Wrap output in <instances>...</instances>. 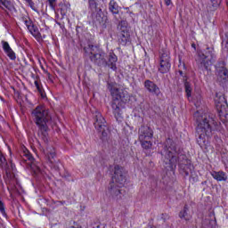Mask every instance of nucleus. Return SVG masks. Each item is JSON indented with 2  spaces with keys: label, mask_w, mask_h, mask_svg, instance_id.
Returning <instances> with one entry per match:
<instances>
[{
  "label": "nucleus",
  "mask_w": 228,
  "mask_h": 228,
  "mask_svg": "<svg viewBox=\"0 0 228 228\" xmlns=\"http://www.w3.org/2000/svg\"><path fill=\"white\" fill-rule=\"evenodd\" d=\"M107 88L110 92L112 97L111 108L112 113L116 120L122 118V109H120V102L127 104L131 101V94L126 89H120L117 86V82H108Z\"/></svg>",
  "instance_id": "nucleus-5"
},
{
  "label": "nucleus",
  "mask_w": 228,
  "mask_h": 228,
  "mask_svg": "<svg viewBox=\"0 0 228 228\" xmlns=\"http://www.w3.org/2000/svg\"><path fill=\"white\" fill-rule=\"evenodd\" d=\"M152 136H154V132L151 126H142L139 128V142L151 140Z\"/></svg>",
  "instance_id": "nucleus-15"
},
{
  "label": "nucleus",
  "mask_w": 228,
  "mask_h": 228,
  "mask_svg": "<svg viewBox=\"0 0 228 228\" xmlns=\"http://www.w3.org/2000/svg\"><path fill=\"white\" fill-rule=\"evenodd\" d=\"M0 168L3 170H5L6 177H5V183L8 184L9 188H12L13 190L14 188H17V185H19V180L17 179V176L13 173V170H15V164L12 160L9 162L6 160V157H4V154H3V151H0Z\"/></svg>",
  "instance_id": "nucleus-7"
},
{
  "label": "nucleus",
  "mask_w": 228,
  "mask_h": 228,
  "mask_svg": "<svg viewBox=\"0 0 228 228\" xmlns=\"http://www.w3.org/2000/svg\"><path fill=\"white\" fill-rule=\"evenodd\" d=\"M147 228H156V227H153V226H148Z\"/></svg>",
  "instance_id": "nucleus-44"
},
{
  "label": "nucleus",
  "mask_w": 228,
  "mask_h": 228,
  "mask_svg": "<svg viewBox=\"0 0 228 228\" xmlns=\"http://www.w3.org/2000/svg\"><path fill=\"white\" fill-rule=\"evenodd\" d=\"M164 3L166 6H170V4H172V0H164Z\"/></svg>",
  "instance_id": "nucleus-39"
},
{
  "label": "nucleus",
  "mask_w": 228,
  "mask_h": 228,
  "mask_svg": "<svg viewBox=\"0 0 228 228\" xmlns=\"http://www.w3.org/2000/svg\"><path fill=\"white\" fill-rule=\"evenodd\" d=\"M216 75L220 83H228V69L225 66L216 67Z\"/></svg>",
  "instance_id": "nucleus-16"
},
{
  "label": "nucleus",
  "mask_w": 228,
  "mask_h": 228,
  "mask_svg": "<svg viewBox=\"0 0 228 228\" xmlns=\"http://www.w3.org/2000/svg\"><path fill=\"white\" fill-rule=\"evenodd\" d=\"M56 1L57 0H48L49 6L52 10H55L56 8Z\"/></svg>",
  "instance_id": "nucleus-33"
},
{
  "label": "nucleus",
  "mask_w": 228,
  "mask_h": 228,
  "mask_svg": "<svg viewBox=\"0 0 228 228\" xmlns=\"http://www.w3.org/2000/svg\"><path fill=\"white\" fill-rule=\"evenodd\" d=\"M9 10V12L15 11V6L13 5V3L10 0H0V10Z\"/></svg>",
  "instance_id": "nucleus-21"
},
{
  "label": "nucleus",
  "mask_w": 228,
  "mask_h": 228,
  "mask_svg": "<svg viewBox=\"0 0 228 228\" xmlns=\"http://www.w3.org/2000/svg\"><path fill=\"white\" fill-rule=\"evenodd\" d=\"M144 88L149 92V94H151L152 95H155V97H159L163 95V93H161V89L159 86H157L156 83L152 80H145L144 81Z\"/></svg>",
  "instance_id": "nucleus-13"
},
{
  "label": "nucleus",
  "mask_w": 228,
  "mask_h": 228,
  "mask_svg": "<svg viewBox=\"0 0 228 228\" xmlns=\"http://www.w3.org/2000/svg\"><path fill=\"white\" fill-rule=\"evenodd\" d=\"M168 218H169L168 214L161 215V219L164 220V222H167V220H168Z\"/></svg>",
  "instance_id": "nucleus-36"
},
{
  "label": "nucleus",
  "mask_w": 228,
  "mask_h": 228,
  "mask_svg": "<svg viewBox=\"0 0 228 228\" xmlns=\"http://www.w3.org/2000/svg\"><path fill=\"white\" fill-rule=\"evenodd\" d=\"M0 213L4 218H8V214H6V208L3 200H0Z\"/></svg>",
  "instance_id": "nucleus-30"
},
{
  "label": "nucleus",
  "mask_w": 228,
  "mask_h": 228,
  "mask_svg": "<svg viewBox=\"0 0 228 228\" xmlns=\"http://www.w3.org/2000/svg\"><path fill=\"white\" fill-rule=\"evenodd\" d=\"M120 33L118 35V42L120 45H127L128 42H131V35L127 29V21L121 20L118 24Z\"/></svg>",
  "instance_id": "nucleus-10"
},
{
  "label": "nucleus",
  "mask_w": 228,
  "mask_h": 228,
  "mask_svg": "<svg viewBox=\"0 0 228 228\" xmlns=\"http://www.w3.org/2000/svg\"><path fill=\"white\" fill-rule=\"evenodd\" d=\"M179 152L177 149V145L174 142V140L168 138L166 140L164 145L159 150V154L162 156V161L164 163V167L166 170H175L177 167V163L180 168L183 169L185 175H190V172L191 171V162L186 159V156H182L183 161L179 160V158L175 154Z\"/></svg>",
  "instance_id": "nucleus-1"
},
{
  "label": "nucleus",
  "mask_w": 228,
  "mask_h": 228,
  "mask_svg": "<svg viewBox=\"0 0 228 228\" xmlns=\"http://www.w3.org/2000/svg\"><path fill=\"white\" fill-rule=\"evenodd\" d=\"M142 149H145V151H149V149H152V142L149 140L144 141H139Z\"/></svg>",
  "instance_id": "nucleus-26"
},
{
  "label": "nucleus",
  "mask_w": 228,
  "mask_h": 228,
  "mask_svg": "<svg viewBox=\"0 0 228 228\" xmlns=\"http://www.w3.org/2000/svg\"><path fill=\"white\" fill-rule=\"evenodd\" d=\"M34 85L37 92H39V94H42L43 89H42V84L40 83V80H35Z\"/></svg>",
  "instance_id": "nucleus-31"
},
{
  "label": "nucleus",
  "mask_w": 228,
  "mask_h": 228,
  "mask_svg": "<svg viewBox=\"0 0 228 228\" xmlns=\"http://www.w3.org/2000/svg\"><path fill=\"white\" fill-rule=\"evenodd\" d=\"M184 88H185V93L187 95V98L190 99V97H191V85L190 84V82L186 81L184 82Z\"/></svg>",
  "instance_id": "nucleus-27"
},
{
  "label": "nucleus",
  "mask_w": 228,
  "mask_h": 228,
  "mask_svg": "<svg viewBox=\"0 0 228 228\" xmlns=\"http://www.w3.org/2000/svg\"><path fill=\"white\" fill-rule=\"evenodd\" d=\"M88 8L92 13H99L102 12L99 4V0H88Z\"/></svg>",
  "instance_id": "nucleus-20"
},
{
  "label": "nucleus",
  "mask_w": 228,
  "mask_h": 228,
  "mask_svg": "<svg viewBox=\"0 0 228 228\" xmlns=\"http://www.w3.org/2000/svg\"><path fill=\"white\" fill-rule=\"evenodd\" d=\"M224 118H228V114H224Z\"/></svg>",
  "instance_id": "nucleus-42"
},
{
  "label": "nucleus",
  "mask_w": 228,
  "mask_h": 228,
  "mask_svg": "<svg viewBox=\"0 0 228 228\" xmlns=\"http://www.w3.org/2000/svg\"><path fill=\"white\" fill-rule=\"evenodd\" d=\"M93 228H106V224H95Z\"/></svg>",
  "instance_id": "nucleus-35"
},
{
  "label": "nucleus",
  "mask_w": 228,
  "mask_h": 228,
  "mask_svg": "<svg viewBox=\"0 0 228 228\" xmlns=\"http://www.w3.org/2000/svg\"><path fill=\"white\" fill-rule=\"evenodd\" d=\"M27 4H28V6L31 8V10H33L34 12H37V6H35V2H33V0H30Z\"/></svg>",
  "instance_id": "nucleus-34"
},
{
  "label": "nucleus",
  "mask_w": 228,
  "mask_h": 228,
  "mask_svg": "<svg viewBox=\"0 0 228 228\" xmlns=\"http://www.w3.org/2000/svg\"><path fill=\"white\" fill-rule=\"evenodd\" d=\"M31 116L38 129V137L45 143H47L49 142V125L51 124V120H53L51 114H49V110L39 105L32 110Z\"/></svg>",
  "instance_id": "nucleus-4"
},
{
  "label": "nucleus",
  "mask_w": 228,
  "mask_h": 228,
  "mask_svg": "<svg viewBox=\"0 0 228 228\" xmlns=\"http://www.w3.org/2000/svg\"><path fill=\"white\" fill-rule=\"evenodd\" d=\"M28 31L36 38H42V34H40V31H38V28H37L35 25L31 28H28Z\"/></svg>",
  "instance_id": "nucleus-25"
},
{
  "label": "nucleus",
  "mask_w": 228,
  "mask_h": 228,
  "mask_svg": "<svg viewBox=\"0 0 228 228\" xmlns=\"http://www.w3.org/2000/svg\"><path fill=\"white\" fill-rule=\"evenodd\" d=\"M84 54L97 67H110L111 70H117L118 58L115 53H110L108 59V54L102 48L94 45H87L84 47Z\"/></svg>",
  "instance_id": "nucleus-2"
},
{
  "label": "nucleus",
  "mask_w": 228,
  "mask_h": 228,
  "mask_svg": "<svg viewBox=\"0 0 228 228\" xmlns=\"http://www.w3.org/2000/svg\"><path fill=\"white\" fill-rule=\"evenodd\" d=\"M25 26H27L28 29H31L35 25L33 24V21L31 19H28L27 20L24 21Z\"/></svg>",
  "instance_id": "nucleus-32"
},
{
  "label": "nucleus",
  "mask_w": 228,
  "mask_h": 228,
  "mask_svg": "<svg viewBox=\"0 0 228 228\" xmlns=\"http://www.w3.org/2000/svg\"><path fill=\"white\" fill-rule=\"evenodd\" d=\"M180 76H183V70H179Z\"/></svg>",
  "instance_id": "nucleus-41"
},
{
  "label": "nucleus",
  "mask_w": 228,
  "mask_h": 228,
  "mask_svg": "<svg viewBox=\"0 0 228 228\" xmlns=\"http://www.w3.org/2000/svg\"><path fill=\"white\" fill-rule=\"evenodd\" d=\"M126 169L117 165L114 167V175L112 182L110 183L107 189V195L113 200H122L124 197V191L120 188L126 184Z\"/></svg>",
  "instance_id": "nucleus-6"
},
{
  "label": "nucleus",
  "mask_w": 228,
  "mask_h": 228,
  "mask_svg": "<svg viewBox=\"0 0 228 228\" xmlns=\"http://www.w3.org/2000/svg\"><path fill=\"white\" fill-rule=\"evenodd\" d=\"M215 102L217 103V106H222V104H224V102H225V98L222 95H218V94H216V98H215Z\"/></svg>",
  "instance_id": "nucleus-29"
},
{
  "label": "nucleus",
  "mask_w": 228,
  "mask_h": 228,
  "mask_svg": "<svg viewBox=\"0 0 228 228\" xmlns=\"http://www.w3.org/2000/svg\"><path fill=\"white\" fill-rule=\"evenodd\" d=\"M28 19H29V16L24 15V14L21 15V20H22V22H24L25 20H28Z\"/></svg>",
  "instance_id": "nucleus-38"
},
{
  "label": "nucleus",
  "mask_w": 228,
  "mask_h": 228,
  "mask_svg": "<svg viewBox=\"0 0 228 228\" xmlns=\"http://www.w3.org/2000/svg\"><path fill=\"white\" fill-rule=\"evenodd\" d=\"M45 158L50 164L51 168H53V170H60V167H58V162H56V150L54 147H48L46 149L45 152Z\"/></svg>",
  "instance_id": "nucleus-12"
},
{
  "label": "nucleus",
  "mask_w": 228,
  "mask_h": 228,
  "mask_svg": "<svg viewBox=\"0 0 228 228\" xmlns=\"http://www.w3.org/2000/svg\"><path fill=\"white\" fill-rule=\"evenodd\" d=\"M208 4H211L212 10H216V8L220 6L222 0H208Z\"/></svg>",
  "instance_id": "nucleus-28"
},
{
  "label": "nucleus",
  "mask_w": 228,
  "mask_h": 228,
  "mask_svg": "<svg viewBox=\"0 0 228 228\" xmlns=\"http://www.w3.org/2000/svg\"><path fill=\"white\" fill-rule=\"evenodd\" d=\"M191 47L192 49H194V51H197V45H195V43L191 44Z\"/></svg>",
  "instance_id": "nucleus-40"
},
{
  "label": "nucleus",
  "mask_w": 228,
  "mask_h": 228,
  "mask_svg": "<svg viewBox=\"0 0 228 228\" xmlns=\"http://www.w3.org/2000/svg\"><path fill=\"white\" fill-rule=\"evenodd\" d=\"M2 44V47L4 50V53H5V54L8 56V58L10 60H17V56L15 55V52H13V50L12 49V47L10 46V44L7 41L3 40L1 42Z\"/></svg>",
  "instance_id": "nucleus-17"
},
{
  "label": "nucleus",
  "mask_w": 228,
  "mask_h": 228,
  "mask_svg": "<svg viewBox=\"0 0 228 228\" xmlns=\"http://www.w3.org/2000/svg\"><path fill=\"white\" fill-rule=\"evenodd\" d=\"M94 127L96 130L99 131V133H102L103 138H106V136H108V133L106 132L108 131V125L106 123V119L99 111H96L94 113Z\"/></svg>",
  "instance_id": "nucleus-9"
},
{
  "label": "nucleus",
  "mask_w": 228,
  "mask_h": 228,
  "mask_svg": "<svg viewBox=\"0 0 228 228\" xmlns=\"http://www.w3.org/2000/svg\"><path fill=\"white\" fill-rule=\"evenodd\" d=\"M3 227V224L0 222V228H2Z\"/></svg>",
  "instance_id": "nucleus-43"
},
{
  "label": "nucleus",
  "mask_w": 228,
  "mask_h": 228,
  "mask_svg": "<svg viewBox=\"0 0 228 228\" xmlns=\"http://www.w3.org/2000/svg\"><path fill=\"white\" fill-rule=\"evenodd\" d=\"M159 72L167 74L170 71L172 64L170 63V52L167 48H161L159 52Z\"/></svg>",
  "instance_id": "nucleus-8"
},
{
  "label": "nucleus",
  "mask_w": 228,
  "mask_h": 228,
  "mask_svg": "<svg viewBox=\"0 0 228 228\" xmlns=\"http://www.w3.org/2000/svg\"><path fill=\"white\" fill-rule=\"evenodd\" d=\"M222 55L224 60L228 58V31L224 33L222 41Z\"/></svg>",
  "instance_id": "nucleus-19"
},
{
  "label": "nucleus",
  "mask_w": 228,
  "mask_h": 228,
  "mask_svg": "<svg viewBox=\"0 0 228 228\" xmlns=\"http://www.w3.org/2000/svg\"><path fill=\"white\" fill-rule=\"evenodd\" d=\"M210 175L218 182L227 181V174L224 171H212Z\"/></svg>",
  "instance_id": "nucleus-22"
},
{
  "label": "nucleus",
  "mask_w": 228,
  "mask_h": 228,
  "mask_svg": "<svg viewBox=\"0 0 228 228\" xmlns=\"http://www.w3.org/2000/svg\"><path fill=\"white\" fill-rule=\"evenodd\" d=\"M188 211H190L188 205H184L183 209L179 213V218H183L187 222L191 220V216L188 215Z\"/></svg>",
  "instance_id": "nucleus-24"
},
{
  "label": "nucleus",
  "mask_w": 228,
  "mask_h": 228,
  "mask_svg": "<svg viewBox=\"0 0 228 228\" xmlns=\"http://www.w3.org/2000/svg\"><path fill=\"white\" fill-rule=\"evenodd\" d=\"M109 11L112 15H118V4L115 0H110L109 3Z\"/></svg>",
  "instance_id": "nucleus-23"
},
{
  "label": "nucleus",
  "mask_w": 228,
  "mask_h": 228,
  "mask_svg": "<svg viewBox=\"0 0 228 228\" xmlns=\"http://www.w3.org/2000/svg\"><path fill=\"white\" fill-rule=\"evenodd\" d=\"M196 122L197 142L199 145H206V138H211L213 134V126H216V121L208 113L198 110L194 113Z\"/></svg>",
  "instance_id": "nucleus-3"
},
{
  "label": "nucleus",
  "mask_w": 228,
  "mask_h": 228,
  "mask_svg": "<svg viewBox=\"0 0 228 228\" xmlns=\"http://www.w3.org/2000/svg\"><path fill=\"white\" fill-rule=\"evenodd\" d=\"M196 65L200 70H208L209 69V59L203 53H199L196 58Z\"/></svg>",
  "instance_id": "nucleus-14"
},
{
  "label": "nucleus",
  "mask_w": 228,
  "mask_h": 228,
  "mask_svg": "<svg viewBox=\"0 0 228 228\" xmlns=\"http://www.w3.org/2000/svg\"><path fill=\"white\" fill-rule=\"evenodd\" d=\"M22 161L27 163L28 166L34 170L35 174H38L40 172V167L35 165V158L31 155V152L28 149H24L21 153Z\"/></svg>",
  "instance_id": "nucleus-11"
},
{
  "label": "nucleus",
  "mask_w": 228,
  "mask_h": 228,
  "mask_svg": "<svg viewBox=\"0 0 228 228\" xmlns=\"http://www.w3.org/2000/svg\"><path fill=\"white\" fill-rule=\"evenodd\" d=\"M53 204H56L57 206H63L65 204V201H53Z\"/></svg>",
  "instance_id": "nucleus-37"
},
{
  "label": "nucleus",
  "mask_w": 228,
  "mask_h": 228,
  "mask_svg": "<svg viewBox=\"0 0 228 228\" xmlns=\"http://www.w3.org/2000/svg\"><path fill=\"white\" fill-rule=\"evenodd\" d=\"M95 26H101L102 29H106L110 26V20L108 17H101V15H96V20H93Z\"/></svg>",
  "instance_id": "nucleus-18"
}]
</instances>
